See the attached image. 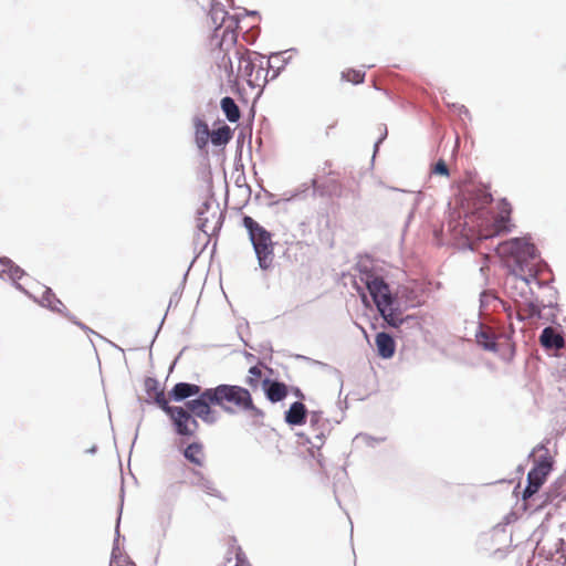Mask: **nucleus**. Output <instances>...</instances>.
I'll list each match as a JSON object with an SVG mask.
<instances>
[{
    "label": "nucleus",
    "mask_w": 566,
    "mask_h": 566,
    "mask_svg": "<svg viewBox=\"0 0 566 566\" xmlns=\"http://www.w3.org/2000/svg\"><path fill=\"white\" fill-rule=\"evenodd\" d=\"M492 201V195L482 185L471 184L464 188L461 207L464 211L467 237L486 240L512 231V205L503 198L497 202V211L493 212L488 209Z\"/></svg>",
    "instance_id": "1"
},
{
    "label": "nucleus",
    "mask_w": 566,
    "mask_h": 566,
    "mask_svg": "<svg viewBox=\"0 0 566 566\" xmlns=\"http://www.w3.org/2000/svg\"><path fill=\"white\" fill-rule=\"evenodd\" d=\"M186 406L206 423H214L217 420L212 406H218L228 413L251 411L255 416H263V412L254 406L250 391L235 385L222 384L214 388H208L202 391L200 397L188 401Z\"/></svg>",
    "instance_id": "2"
},
{
    "label": "nucleus",
    "mask_w": 566,
    "mask_h": 566,
    "mask_svg": "<svg viewBox=\"0 0 566 566\" xmlns=\"http://www.w3.org/2000/svg\"><path fill=\"white\" fill-rule=\"evenodd\" d=\"M238 60L237 69L230 59L229 53L222 52L223 56L221 64L228 73L230 81L237 82L238 80H244L251 87H261L266 82L269 73L268 64L263 55L258 52L250 51L244 45H234L231 48Z\"/></svg>",
    "instance_id": "3"
},
{
    "label": "nucleus",
    "mask_w": 566,
    "mask_h": 566,
    "mask_svg": "<svg viewBox=\"0 0 566 566\" xmlns=\"http://www.w3.org/2000/svg\"><path fill=\"white\" fill-rule=\"evenodd\" d=\"M496 251L516 279L526 284L536 279V248L526 238L504 241L499 244Z\"/></svg>",
    "instance_id": "4"
},
{
    "label": "nucleus",
    "mask_w": 566,
    "mask_h": 566,
    "mask_svg": "<svg viewBox=\"0 0 566 566\" xmlns=\"http://www.w3.org/2000/svg\"><path fill=\"white\" fill-rule=\"evenodd\" d=\"M209 19L214 25V38L218 42L219 52L230 53L238 41L239 19L229 14L221 3H213L209 11Z\"/></svg>",
    "instance_id": "5"
},
{
    "label": "nucleus",
    "mask_w": 566,
    "mask_h": 566,
    "mask_svg": "<svg viewBox=\"0 0 566 566\" xmlns=\"http://www.w3.org/2000/svg\"><path fill=\"white\" fill-rule=\"evenodd\" d=\"M242 223L249 232V238L255 251L260 268L263 270L270 269L274 261L272 234L250 216H244Z\"/></svg>",
    "instance_id": "6"
},
{
    "label": "nucleus",
    "mask_w": 566,
    "mask_h": 566,
    "mask_svg": "<svg viewBox=\"0 0 566 566\" xmlns=\"http://www.w3.org/2000/svg\"><path fill=\"white\" fill-rule=\"evenodd\" d=\"M161 401L165 406V412L170 417L176 431L180 436L191 437L196 433L199 428V423L195 417H197L188 407H171L168 401H165L163 397Z\"/></svg>",
    "instance_id": "7"
},
{
    "label": "nucleus",
    "mask_w": 566,
    "mask_h": 566,
    "mask_svg": "<svg viewBox=\"0 0 566 566\" xmlns=\"http://www.w3.org/2000/svg\"><path fill=\"white\" fill-rule=\"evenodd\" d=\"M339 174L333 170L332 161H325L321 175L313 179V188L322 193L329 196L340 197L343 195L342 184L339 181Z\"/></svg>",
    "instance_id": "8"
},
{
    "label": "nucleus",
    "mask_w": 566,
    "mask_h": 566,
    "mask_svg": "<svg viewBox=\"0 0 566 566\" xmlns=\"http://www.w3.org/2000/svg\"><path fill=\"white\" fill-rule=\"evenodd\" d=\"M366 286L377 306V310L392 305L394 300L390 294L389 286L382 279L373 276L367 280Z\"/></svg>",
    "instance_id": "9"
},
{
    "label": "nucleus",
    "mask_w": 566,
    "mask_h": 566,
    "mask_svg": "<svg viewBox=\"0 0 566 566\" xmlns=\"http://www.w3.org/2000/svg\"><path fill=\"white\" fill-rule=\"evenodd\" d=\"M219 219L220 214L209 202H203L197 210V227L206 234L214 231L219 224Z\"/></svg>",
    "instance_id": "10"
},
{
    "label": "nucleus",
    "mask_w": 566,
    "mask_h": 566,
    "mask_svg": "<svg viewBox=\"0 0 566 566\" xmlns=\"http://www.w3.org/2000/svg\"><path fill=\"white\" fill-rule=\"evenodd\" d=\"M549 473L547 470L533 467L527 474V485L522 494L523 500L532 497L545 483Z\"/></svg>",
    "instance_id": "11"
},
{
    "label": "nucleus",
    "mask_w": 566,
    "mask_h": 566,
    "mask_svg": "<svg viewBox=\"0 0 566 566\" xmlns=\"http://www.w3.org/2000/svg\"><path fill=\"white\" fill-rule=\"evenodd\" d=\"M375 346L377 355L382 359H390L394 357L396 353V342L394 337L386 332H380L376 334Z\"/></svg>",
    "instance_id": "12"
},
{
    "label": "nucleus",
    "mask_w": 566,
    "mask_h": 566,
    "mask_svg": "<svg viewBox=\"0 0 566 566\" xmlns=\"http://www.w3.org/2000/svg\"><path fill=\"white\" fill-rule=\"evenodd\" d=\"M539 343L546 349H562L565 345L562 334L551 326L542 331Z\"/></svg>",
    "instance_id": "13"
},
{
    "label": "nucleus",
    "mask_w": 566,
    "mask_h": 566,
    "mask_svg": "<svg viewBox=\"0 0 566 566\" xmlns=\"http://www.w3.org/2000/svg\"><path fill=\"white\" fill-rule=\"evenodd\" d=\"M193 475L197 478L195 484L199 486L206 494L219 499L220 501H226L222 492L217 488L216 483L209 478L205 476L199 470H192Z\"/></svg>",
    "instance_id": "14"
},
{
    "label": "nucleus",
    "mask_w": 566,
    "mask_h": 566,
    "mask_svg": "<svg viewBox=\"0 0 566 566\" xmlns=\"http://www.w3.org/2000/svg\"><path fill=\"white\" fill-rule=\"evenodd\" d=\"M202 394L200 386L188 382H178L170 391V398L180 401L191 396H199Z\"/></svg>",
    "instance_id": "15"
},
{
    "label": "nucleus",
    "mask_w": 566,
    "mask_h": 566,
    "mask_svg": "<svg viewBox=\"0 0 566 566\" xmlns=\"http://www.w3.org/2000/svg\"><path fill=\"white\" fill-rule=\"evenodd\" d=\"M24 271L14 264L9 258L0 256V276H7L15 284L24 276Z\"/></svg>",
    "instance_id": "16"
},
{
    "label": "nucleus",
    "mask_w": 566,
    "mask_h": 566,
    "mask_svg": "<svg viewBox=\"0 0 566 566\" xmlns=\"http://www.w3.org/2000/svg\"><path fill=\"white\" fill-rule=\"evenodd\" d=\"M184 457L196 468H203L206 462V453L203 446L199 442H192L184 450Z\"/></svg>",
    "instance_id": "17"
},
{
    "label": "nucleus",
    "mask_w": 566,
    "mask_h": 566,
    "mask_svg": "<svg viewBox=\"0 0 566 566\" xmlns=\"http://www.w3.org/2000/svg\"><path fill=\"white\" fill-rule=\"evenodd\" d=\"M533 457L534 467L552 471L554 460L547 447L538 444L533 451Z\"/></svg>",
    "instance_id": "18"
},
{
    "label": "nucleus",
    "mask_w": 566,
    "mask_h": 566,
    "mask_svg": "<svg viewBox=\"0 0 566 566\" xmlns=\"http://www.w3.org/2000/svg\"><path fill=\"white\" fill-rule=\"evenodd\" d=\"M306 407L304 403L295 401L291 405L290 409L285 412V421L292 426H300L305 423Z\"/></svg>",
    "instance_id": "19"
},
{
    "label": "nucleus",
    "mask_w": 566,
    "mask_h": 566,
    "mask_svg": "<svg viewBox=\"0 0 566 566\" xmlns=\"http://www.w3.org/2000/svg\"><path fill=\"white\" fill-rule=\"evenodd\" d=\"M264 384L268 385L265 394L266 398L271 402H279L283 400L289 394L287 386L283 382L270 381L269 379H265Z\"/></svg>",
    "instance_id": "20"
},
{
    "label": "nucleus",
    "mask_w": 566,
    "mask_h": 566,
    "mask_svg": "<svg viewBox=\"0 0 566 566\" xmlns=\"http://www.w3.org/2000/svg\"><path fill=\"white\" fill-rule=\"evenodd\" d=\"M193 126L196 144L200 149H203L208 145L211 132L207 123L199 117L193 119Z\"/></svg>",
    "instance_id": "21"
},
{
    "label": "nucleus",
    "mask_w": 566,
    "mask_h": 566,
    "mask_svg": "<svg viewBox=\"0 0 566 566\" xmlns=\"http://www.w3.org/2000/svg\"><path fill=\"white\" fill-rule=\"evenodd\" d=\"M145 389H146L147 396L149 398L154 399L155 402L163 410H165V406L163 405V402H160L161 401L160 397H163L165 401H168V399L166 398L164 390L160 388L159 382L154 378H147L145 380Z\"/></svg>",
    "instance_id": "22"
},
{
    "label": "nucleus",
    "mask_w": 566,
    "mask_h": 566,
    "mask_svg": "<svg viewBox=\"0 0 566 566\" xmlns=\"http://www.w3.org/2000/svg\"><path fill=\"white\" fill-rule=\"evenodd\" d=\"M220 105L229 122L235 123L240 119L241 113L233 98L226 96L221 99Z\"/></svg>",
    "instance_id": "23"
},
{
    "label": "nucleus",
    "mask_w": 566,
    "mask_h": 566,
    "mask_svg": "<svg viewBox=\"0 0 566 566\" xmlns=\"http://www.w3.org/2000/svg\"><path fill=\"white\" fill-rule=\"evenodd\" d=\"M476 343L482 346L486 350L496 352L497 344L495 342L494 335L489 331H480L476 334Z\"/></svg>",
    "instance_id": "24"
},
{
    "label": "nucleus",
    "mask_w": 566,
    "mask_h": 566,
    "mask_svg": "<svg viewBox=\"0 0 566 566\" xmlns=\"http://www.w3.org/2000/svg\"><path fill=\"white\" fill-rule=\"evenodd\" d=\"M382 318L391 327H399L403 323V318L400 317V313L392 310L391 306H385L378 310Z\"/></svg>",
    "instance_id": "25"
},
{
    "label": "nucleus",
    "mask_w": 566,
    "mask_h": 566,
    "mask_svg": "<svg viewBox=\"0 0 566 566\" xmlns=\"http://www.w3.org/2000/svg\"><path fill=\"white\" fill-rule=\"evenodd\" d=\"M232 137V133L229 126L223 125L222 127L211 132L210 139L213 145L221 146L227 144Z\"/></svg>",
    "instance_id": "26"
},
{
    "label": "nucleus",
    "mask_w": 566,
    "mask_h": 566,
    "mask_svg": "<svg viewBox=\"0 0 566 566\" xmlns=\"http://www.w3.org/2000/svg\"><path fill=\"white\" fill-rule=\"evenodd\" d=\"M342 78L353 84H360L365 80V72L361 70L348 69L342 72Z\"/></svg>",
    "instance_id": "27"
},
{
    "label": "nucleus",
    "mask_w": 566,
    "mask_h": 566,
    "mask_svg": "<svg viewBox=\"0 0 566 566\" xmlns=\"http://www.w3.org/2000/svg\"><path fill=\"white\" fill-rule=\"evenodd\" d=\"M262 377V370L259 366H252L249 369V375L245 379V382L248 386H250L252 389L258 388L260 379Z\"/></svg>",
    "instance_id": "28"
},
{
    "label": "nucleus",
    "mask_w": 566,
    "mask_h": 566,
    "mask_svg": "<svg viewBox=\"0 0 566 566\" xmlns=\"http://www.w3.org/2000/svg\"><path fill=\"white\" fill-rule=\"evenodd\" d=\"M432 172L442 175V176H449V169L443 159H440L437 161V164L433 166Z\"/></svg>",
    "instance_id": "29"
},
{
    "label": "nucleus",
    "mask_w": 566,
    "mask_h": 566,
    "mask_svg": "<svg viewBox=\"0 0 566 566\" xmlns=\"http://www.w3.org/2000/svg\"><path fill=\"white\" fill-rule=\"evenodd\" d=\"M315 438L318 440L317 442H314L312 440H308V442L312 444V447L321 448L324 443V436L323 433L316 434Z\"/></svg>",
    "instance_id": "30"
},
{
    "label": "nucleus",
    "mask_w": 566,
    "mask_h": 566,
    "mask_svg": "<svg viewBox=\"0 0 566 566\" xmlns=\"http://www.w3.org/2000/svg\"><path fill=\"white\" fill-rule=\"evenodd\" d=\"M235 566H251V564L248 560H245V558L241 557L240 554H238Z\"/></svg>",
    "instance_id": "31"
},
{
    "label": "nucleus",
    "mask_w": 566,
    "mask_h": 566,
    "mask_svg": "<svg viewBox=\"0 0 566 566\" xmlns=\"http://www.w3.org/2000/svg\"><path fill=\"white\" fill-rule=\"evenodd\" d=\"M336 126H337V123H336V122H335V123H333V124H331V125H328V126H327V128H326V133H325V134H326V136H329V135H331V133H332L333 130H335V129H336Z\"/></svg>",
    "instance_id": "32"
},
{
    "label": "nucleus",
    "mask_w": 566,
    "mask_h": 566,
    "mask_svg": "<svg viewBox=\"0 0 566 566\" xmlns=\"http://www.w3.org/2000/svg\"><path fill=\"white\" fill-rule=\"evenodd\" d=\"M361 301H363L366 305H368V298H367V296H366V294H365V293H363V294H361Z\"/></svg>",
    "instance_id": "33"
},
{
    "label": "nucleus",
    "mask_w": 566,
    "mask_h": 566,
    "mask_svg": "<svg viewBox=\"0 0 566 566\" xmlns=\"http://www.w3.org/2000/svg\"><path fill=\"white\" fill-rule=\"evenodd\" d=\"M295 395H296L297 397H301V398H303V397H304L300 389H296V390H295Z\"/></svg>",
    "instance_id": "34"
}]
</instances>
